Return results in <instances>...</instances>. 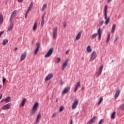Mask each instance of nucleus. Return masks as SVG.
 <instances>
[{"label":"nucleus","mask_w":124,"mask_h":124,"mask_svg":"<svg viewBox=\"0 0 124 124\" xmlns=\"http://www.w3.org/2000/svg\"><path fill=\"white\" fill-rule=\"evenodd\" d=\"M108 6L107 5H106L104 7V19L106 20V21L105 22V25H107L108 24H109V22H110V17H108Z\"/></svg>","instance_id":"1"},{"label":"nucleus","mask_w":124,"mask_h":124,"mask_svg":"<svg viewBox=\"0 0 124 124\" xmlns=\"http://www.w3.org/2000/svg\"><path fill=\"white\" fill-rule=\"evenodd\" d=\"M102 35V32L101 31V29L99 28L98 31L96 33L93 34L91 36V39H94L97 35H98V39L99 40H100L101 39V35Z\"/></svg>","instance_id":"2"},{"label":"nucleus","mask_w":124,"mask_h":124,"mask_svg":"<svg viewBox=\"0 0 124 124\" xmlns=\"http://www.w3.org/2000/svg\"><path fill=\"white\" fill-rule=\"evenodd\" d=\"M96 57H97L96 51H95V50H94L92 52L91 54L90 62H93V61H94Z\"/></svg>","instance_id":"3"},{"label":"nucleus","mask_w":124,"mask_h":124,"mask_svg":"<svg viewBox=\"0 0 124 124\" xmlns=\"http://www.w3.org/2000/svg\"><path fill=\"white\" fill-rule=\"evenodd\" d=\"M57 35H58V27L53 28L52 31V37L53 39H57Z\"/></svg>","instance_id":"4"},{"label":"nucleus","mask_w":124,"mask_h":124,"mask_svg":"<svg viewBox=\"0 0 124 124\" xmlns=\"http://www.w3.org/2000/svg\"><path fill=\"white\" fill-rule=\"evenodd\" d=\"M39 105V104L38 103V102H37L35 103L32 108V114H35V113H36V111H37V108H38Z\"/></svg>","instance_id":"5"},{"label":"nucleus","mask_w":124,"mask_h":124,"mask_svg":"<svg viewBox=\"0 0 124 124\" xmlns=\"http://www.w3.org/2000/svg\"><path fill=\"white\" fill-rule=\"evenodd\" d=\"M78 103H79V100H78L77 99H76L72 105V108L73 110L76 109L77 105H78Z\"/></svg>","instance_id":"6"},{"label":"nucleus","mask_w":124,"mask_h":124,"mask_svg":"<svg viewBox=\"0 0 124 124\" xmlns=\"http://www.w3.org/2000/svg\"><path fill=\"white\" fill-rule=\"evenodd\" d=\"M54 49L53 48H50L47 53L45 55V58H49L52 56Z\"/></svg>","instance_id":"7"},{"label":"nucleus","mask_w":124,"mask_h":124,"mask_svg":"<svg viewBox=\"0 0 124 124\" xmlns=\"http://www.w3.org/2000/svg\"><path fill=\"white\" fill-rule=\"evenodd\" d=\"M102 70H103V65L101 66V67H99V69L96 72V75L97 77H99L101 75V74L102 73Z\"/></svg>","instance_id":"8"},{"label":"nucleus","mask_w":124,"mask_h":124,"mask_svg":"<svg viewBox=\"0 0 124 124\" xmlns=\"http://www.w3.org/2000/svg\"><path fill=\"white\" fill-rule=\"evenodd\" d=\"M26 57H27V52L25 51L22 53L20 56V62H23V61L26 59Z\"/></svg>","instance_id":"9"},{"label":"nucleus","mask_w":124,"mask_h":124,"mask_svg":"<svg viewBox=\"0 0 124 124\" xmlns=\"http://www.w3.org/2000/svg\"><path fill=\"white\" fill-rule=\"evenodd\" d=\"M11 108V105L10 104H7L6 105H4L2 107V109L3 110H8Z\"/></svg>","instance_id":"10"},{"label":"nucleus","mask_w":124,"mask_h":124,"mask_svg":"<svg viewBox=\"0 0 124 124\" xmlns=\"http://www.w3.org/2000/svg\"><path fill=\"white\" fill-rule=\"evenodd\" d=\"M68 64V59L65 60V62H64L62 65V70H64L65 68L67 66Z\"/></svg>","instance_id":"11"},{"label":"nucleus","mask_w":124,"mask_h":124,"mask_svg":"<svg viewBox=\"0 0 124 124\" xmlns=\"http://www.w3.org/2000/svg\"><path fill=\"white\" fill-rule=\"evenodd\" d=\"M36 46H37V47L35 49L34 53V55H37V53H38V51H39V48H40V44L39 43L37 42L36 43Z\"/></svg>","instance_id":"12"},{"label":"nucleus","mask_w":124,"mask_h":124,"mask_svg":"<svg viewBox=\"0 0 124 124\" xmlns=\"http://www.w3.org/2000/svg\"><path fill=\"white\" fill-rule=\"evenodd\" d=\"M54 76V75L52 73L48 74L46 78L45 81H48V80H50V79H52L53 78V77Z\"/></svg>","instance_id":"13"},{"label":"nucleus","mask_w":124,"mask_h":124,"mask_svg":"<svg viewBox=\"0 0 124 124\" xmlns=\"http://www.w3.org/2000/svg\"><path fill=\"white\" fill-rule=\"evenodd\" d=\"M70 90V87H68L67 88H65L63 91L62 92V94H65V93H68V91Z\"/></svg>","instance_id":"14"},{"label":"nucleus","mask_w":124,"mask_h":124,"mask_svg":"<svg viewBox=\"0 0 124 124\" xmlns=\"http://www.w3.org/2000/svg\"><path fill=\"white\" fill-rule=\"evenodd\" d=\"M80 86L81 84H80V81L78 82L75 86L74 92L76 93V92H77V90H78V87H80Z\"/></svg>","instance_id":"15"},{"label":"nucleus","mask_w":124,"mask_h":124,"mask_svg":"<svg viewBox=\"0 0 124 124\" xmlns=\"http://www.w3.org/2000/svg\"><path fill=\"white\" fill-rule=\"evenodd\" d=\"M120 93H121V90L118 89L116 92L115 94H114V97L115 98H118L119 97V95H120Z\"/></svg>","instance_id":"16"},{"label":"nucleus","mask_w":124,"mask_h":124,"mask_svg":"<svg viewBox=\"0 0 124 124\" xmlns=\"http://www.w3.org/2000/svg\"><path fill=\"white\" fill-rule=\"evenodd\" d=\"M45 13H44L42 16V21H41V26L42 27H43V26L44 25V23H45V19L44 18L45 17Z\"/></svg>","instance_id":"17"},{"label":"nucleus","mask_w":124,"mask_h":124,"mask_svg":"<svg viewBox=\"0 0 124 124\" xmlns=\"http://www.w3.org/2000/svg\"><path fill=\"white\" fill-rule=\"evenodd\" d=\"M81 35H82V31H79L77 34L75 40H79V39H80V38H81Z\"/></svg>","instance_id":"18"},{"label":"nucleus","mask_w":124,"mask_h":124,"mask_svg":"<svg viewBox=\"0 0 124 124\" xmlns=\"http://www.w3.org/2000/svg\"><path fill=\"white\" fill-rule=\"evenodd\" d=\"M26 100H27L26 99V98H23L22 99V101H21V102L20 103L19 106L23 107L24 106V105H25V104H26Z\"/></svg>","instance_id":"19"},{"label":"nucleus","mask_w":124,"mask_h":124,"mask_svg":"<svg viewBox=\"0 0 124 124\" xmlns=\"http://www.w3.org/2000/svg\"><path fill=\"white\" fill-rule=\"evenodd\" d=\"M96 120V117H93L91 120L88 122L89 124H92L95 122Z\"/></svg>","instance_id":"20"},{"label":"nucleus","mask_w":124,"mask_h":124,"mask_svg":"<svg viewBox=\"0 0 124 124\" xmlns=\"http://www.w3.org/2000/svg\"><path fill=\"white\" fill-rule=\"evenodd\" d=\"M40 119H41V114H38L37 116L36 121L35 124H37V123L39 122V121L40 120Z\"/></svg>","instance_id":"21"},{"label":"nucleus","mask_w":124,"mask_h":124,"mask_svg":"<svg viewBox=\"0 0 124 124\" xmlns=\"http://www.w3.org/2000/svg\"><path fill=\"white\" fill-rule=\"evenodd\" d=\"M31 10V4H30L28 10L26 12V15H25V18H27V16H28V14H29V13L30 11Z\"/></svg>","instance_id":"22"},{"label":"nucleus","mask_w":124,"mask_h":124,"mask_svg":"<svg viewBox=\"0 0 124 124\" xmlns=\"http://www.w3.org/2000/svg\"><path fill=\"white\" fill-rule=\"evenodd\" d=\"M14 26V24L13 23H10V27L8 28V31H10L12 29H13V27Z\"/></svg>","instance_id":"23"},{"label":"nucleus","mask_w":124,"mask_h":124,"mask_svg":"<svg viewBox=\"0 0 124 124\" xmlns=\"http://www.w3.org/2000/svg\"><path fill=\"white\" fill-rule=\"evenodd\" d=\"M36 29H37V23L35 22L32 28L33 31H36Z\"/></svg>","instance_id":"24"},{"label":"nucleus","mask_w":124,"mask_h":124,"mask_svg":"<svg viewBox=\"0 0 124 124\" xmlns=\"http://www.w3.org/2000/svg\"><path fill=\"white\" fill-rule=\"evenodd\" d=\"M115 30H116V24H113L111 29V33H114V32H115Z\"/></svg>","instance_id":"25"},{"label":"nucleus","mask_w":124,"mask_h":124,"mask_svg":"<svg viewBox=\"0 0 124 124\" xmlns=\"http://www.w3.org/2000/svg\"><path fill=\"white\" fill-rule=\"evenodd\" d=\"M3 22V16H2V15H0V25H1Z\"/></svg>","instance_id":"26"},{"label":"nucleus","mask_w":124,"mask_h":124,"mask_svg":"<svg viewBox=\"0 0 124 124\" xmlns=\"http://www.w3.org/2000/svg\"><path fill=\"white\" fill-rule=\"evenodd\" d=\"M86 50H87L88 53H91V52H92V48H91V46H88L87 47Z\"/></svg>","instance_id":"27"},{"label":"nucleus","mask_w":124,"mask_h":124,"mask_svg":"<svg viewBox=\"0 0 124 124\" xmlns=\"http://www.w3.org/2000/svg\"><path fill=\"white\" fill-rule=\"evenodd\" d=\"M116 117V112H113L111 115V119H112V120H114V119H115Z\"/></svg>","instance_id":"28"},{"label":"nucleus","mask_w":124,"mask_h":124,"mask_svg":"<svg viewBox=\"0 0 124 124\" xmlns=\"http://www.w3.org/2000/svg\"><path fill=\"white\" fill-rule=\"evenodd\" d=\"M7 42H8V40H7V39H4L3 40L2 44V45H3V46H4L5 45H6V44L7 43Z\"/></svg>","instance_id":"29"},{"label":"nucleus","mask_w":124,"mask_h":124,"mask_svg":"<svg viewBox=\"0 0 124 124\" xmlns=\"http://www.w3.org/2000/svg\"><path fill=\"white\" fill-rule=\"evenodd\" d=\"M10 97H8L6 99H4V101L6 103H8V102H10Z\"/></svg>","instance_id":"30"},{"label":"nucleus","mask_w":124,"mask_h":124,"mask_svg":"<svg viewBox=\"0 0 124 124\" xmlns=\"http://www.w3.org/2000/svg\"><path fill=\"white\" fill-rule=\"evenodd\" d=\"M103 101V97H100V99L97 103V105H100V104H101V102H102Z\"/></svg>","instance_id":"31"},{"label":"nucleus","mask_w":124,"mask_h":124,"mask_svg":"<svg viewBox=\"0 0 124 124\" xmlns=\"http://www.w3.org/2000/svg\"><path fill=\"white\" fill-rule=\"evenodd\" d=\"M110 34H108L106 40V42L107 44L108 43H109V41H110Z\"/></svg>","instance_id":"32"},{"label":"nucleus","mask_w":124,"mask_h":124,"mask_svg":"<svg viewBox=\"0 0 124 124\" xmlns=\"http://www.w3.org/2000/svg\"><path fill=\"white\" fill-rule=\"evenodd\" d=\"M17 14V11L15 10L13 13H12L11 16H13V17H16V14Z\"/></svg>","instance_id":"33"},{"label":"nucleus","mask_w":124,"mask_h":124,"mask_svg":"<svg viewBox=\"0 0 124 124\" xmlns=\"http://www.w3.org/2000/svg\"><path fill=\"white\" fill-rule=\"evenodd\" d=\"M14 18H15V17L11 16L10 18V22L11 23H13V22L12 21V20H13V19H14Z\"/></svg>","instance_id":"34"},{"label":"nucleus","mask_w":124,"mask_h":124,"mask_svg":"<svg viewBox=\"0 0 124 124\" xmlns=\"http://www.w3.org/2000/svg\"><path fill=\"white\" fill-rule=\"evenodd\" d=\"M64 109V107L63 106H61L59 108V112H62Z\"/></svg>","instance_id":"35"},{"label":"nucleus","mask_w":124,"mask_h":124,"mask_svg":"<svg viewBox=\"0 0 124 124\" xmlns=\"http://www.w3.org/2000/svg\"><path fill=\"white\" fill-rule=\"evenodd\" d=\"M47 7V5L46 4H44L43 5V7L42 8V11H43V10H44V9H45V8H46Z\"/></svg>","instance_id":"36"},{"label":"nucleus","mask_w":124,"mask_h":124,"mask_svg":"<svg viewBox=\"0 0 124 124\" xmlns=\"http://www.w3.org/2000/svg\"><path fill=\"white\" fill-rule=\"evenodd\" d=\"M6 81V78H2V83H3V85H4V83H5V81Z\"/></svg>","instance_id":"37"},{"label":"nucleus","mask_w":124,"mask_h":124,"mask_svg":"<svg viewBox=\"0 0 124 124\" xmlns=\"http://www.w3.org/2000/svg\"><path fill=\"white\" fill-rule=\"evenodd\" d=\"M103 122H104V119H101L98 123V124H102Z\"/></svg>","instance_id":"38"},{"label":"nucleus","mask_w":124,"mask_h":124,"mask_svg":"<svg viewBox=\"0 0 124 124\" xmlns=\"http://www.w3.org/2000/svg\"><path fill=\"white\" fill-rule=\"evenodd\" d=\"M56 116H57V113L56 112H54L52 115V118H55V117H56Z\"/></svg>","instance_id":"39"},{"label":"nucleus","mask_w":124,"mask_h":124,"mask_svg":"<svg viewBox=\"0 0 124 124\" xmlns=\"http://www.w3.org/2000/svg\"><path fill=\"white\" fill-rule=\"evenodd\" d=\"M57 62L59 63V62H61V59L60 58H57Z\"/></svg>","instance_id":"40"},{"label":"nucleus","mask_w":124,"mask_h":124,"mask_svg":"<svg viewBox=\"0 0 124 124\" xmlns=\"http://www.w3.org/2000/svg\"><path fill=\"white\" fill-rule=\"evenodd\" d=\"M119 39V37H116L114 40V42H116L117 40Z\"/></svg>","instance_id":"41"},{"label":"nucleus","mask_w":124,"mask_h":124,"mask_svg":"<svg viewBox=\"0 0 124 124\" xmlns=\"http://www.w3.org/2000/svg\"><path fill=\"white\" fill-rule=\"evenodd\" d=\"M104 23V21H101V22L100 23V25L102 26V25H103Z\"/></svg>","instance_id":"42"},{"label":"nucleus","mask_w":124,"mask_h":124,"mask_svg":"<svg viewBox=\"0 0 124 124\" xmlns=\"http://www.w3.org/2000/svg\"><path fill=\"white\" fill-rule=\"evenodd\" d=\"M69 49L67 50L66 51V53H65V54L66 55H67V54H68V53H69Z\"/></svg>","instance_id":"43"},{"label":"nucleus","mask_w":124,"mask_h":124,"mask_svg":"<svg viewBox=\"0 0 124 124\" xmlns=\"http://www.w3.org/2000/svg\"><path fill=\"white\" fill-rule=\"evenodd\" d=\"M18 2H22L23 0H17Z\"/></svg>","instance_id":"44"},{"label":"nucleus","mask_w":124,"mask_h":124,"mask_svg":"<svg viewBox=\"0 0 124 124\" xmlns=\"http://www.w3.org/2000/svg\"><path fill=\"white\" fill-rule=\"evenodd\" d=\"M2 33H3V31H1V32H0V36H1V34H2Z\"/></svg>","instance_id":"45"},{"label":"nucleus","mask_w":124,"mask_h":124,"mask_svg":"<svg viewBox=\"0 0 124 124\" xmlns=\"http://www.w3.org/2000/svg\"><path fill=\"white\" fill-rule=\"evenodd\" d=\"M2 98V94H0V99H1Z\"/></svg>","instance_id":"46"},{"label":"nucleus","mask_w":124,"mask_h":124,"mask_svg":"<svg viewBox=\"0 0 124 124\" xmlns=\"http://www.w3.org/2000/svg\"><path fill=\"white\" fill-rule=\"evenodd\" d=\"M63 27H64V28H66V23H65L64 25H63Z\"/></svg>","instance_id":"47"},{"label":"nucleus","mask_w":124,"mask_h":124,"mask_svg":"<svg viewBox=\"0 0 124 124\" xmlns=\"http://www.w3.org/2000/svg\"><path fill=\"white\" fill-rule=\"evenodd\" d=\"M112 1V0H108V2H111Z\"/></svg>","instance_id":"48"},{"label":"nucleus","mask_w":124,"mask_h":124,"mask_svg":"<svg viewBox=\"0 0 124 124\" xmlns=\"http://www.w3.org/2000/svg\"><path fill=\"white\" fill-rule=\"evenodd\" d=\"M73 122H72V120H71L70 121V124H73Z\"/></svg>","instance_id":"49"},{"label":"nucleus","mask_w":124,"mask_h":124,"mask_svg":"<svg viewBox=\"0 0 124 124\" xmlns=\"http://www.w3.org/2000/svg\"><path fill=\"white\" fill-rule=\"evenodd\" d=\"M15 52H16V51H17V47L15 48Z\"/></svg>","instance_id":"50"},{"label":"nucleus","mask_w":124,"mask_h":124,"mask_svg":"<svg viewBox=\"0 0 124 124\" xmlns=\"http://www.w3.org/2000/svg\"><path fill=\"white\" fill-rule=\"evenodd\" d=\"M3 101H4V99H2L0 101V102H3Z\"/></svg>","instance_id":"51"},{"label":"nucleus","mask_w":124,"mask_h":124,"mask_svg":"<svg viewBox=\"0 0 124 124\" xmlns=\"http://www.w3.org/2000/svg\"><path fill=\"white\" fill-rule=\"evenodd\" d=\"M61 85H62V81L61 80Z\"/></svg>","instance_id":"52"},{"label":"nucleus","mask_w":124,"mask_h":124,"mask_svg":"<svg viewBox=\"0 0 124 124\" xmlns=\"http://www.w3.org/2000/svg\"><path fill=\"white\" fill-rule=\"evenodd\" d=\"M1 88H2V86H1V85H0V89H1Z\"/></svg>","instance_id":"53"},{"label":"nucleus","mask_w":124,"mask_h":124,"mask_svg":"<svg viewBox=\"0 0 124 124\" xmlns=\"http://www.w3.org/2000/svg\"><path fill=\"white\" fill-rule=\"evenodd\" d=\"M56 102H58V99H56Z\"/></svg>","instance_id":"54"},{"label":"nucleus","mask_w":124,"mask_h":124,"mask_svg":"<svg viewBox=\"0 0 124 124\" xmlns=\"http://www.w3.org/2000/svg\"><path fill=\"white\" fill-rule=\"evenodd\" d=\"M112 62H114V61H113V60H112Z\"/></svg>","instance_id":"55"},{"label":"nucleus","mask_w":124,"mask_h":124,"mask_svg":"<svg viewBox=\"0 0 124 124\" xmlns=\"http://www.w3.org/2000/svg\"><path fill=\"white\" fill-rule=\"evenodd\" d=\"M82 90H83V88H82Z\"/></svg>","instance_id":"56"}]
</instances>
